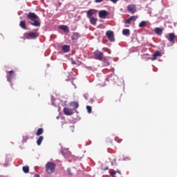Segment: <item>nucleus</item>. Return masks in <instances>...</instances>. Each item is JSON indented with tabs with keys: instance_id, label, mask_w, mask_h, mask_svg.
Here are the masks:
<instances>
[{
	"instance_id": "423d86ee",
	"label": "nucleus",
	"mask_w": 177,
	"mask_h": 177,
	"mask_svg": "<svg viewBox=\"0 0 177 177\" xmlns=\"http://www.w3.org/2000/svg\"><path fill=\"white\" fill-rule=\"evenodd\" d=\"M127 10L130 13H132L133 15L134 13H136V6L135 4H129L127 6Z\"/></svg>"
},
{
	"instance_id": "6e6552de",
	"label": "nucleus",
	"mask_w": 177,
	"mask_h": 177,
	"mask_svg": "<svg viewBox=\"0 0 177 177\" xmlns=\"http://www.w3.org/2000/svg\"><path fill=\"white\" fill-rule=\"evenodd\" d=\"M138 19V15H133L125 20V24H131L132 21H135Z\"/></svg>"
},
{
	"instance_id": "ddd939ff",
	"label": "nucleus",
	"mask_w": 177,
	"mask_h": 177,
	"mask_svg": "<svg viewBox=\"0 0 177 177\" xmlns=\"http://www.w3.org/2000/svg\"><path fill=\"white\" fill-rule=\"evenodd\" d=\"M59 30H62L64 32H70V29L68 28V26L66 25H60L59 26Z\"/></svg>"
},
{
	"instance_id": "e433bc0d",
	"label": "nucleus",
	"mask_w": 177,
	"mask_h": 177,
	"mask_svg": "<svg viewBox=\"0 0 177 177\" xmlns=\"http://www.w3.org/2000/svg\"><path fill=\"white\" fill-rule=\"evenodd\" d=\"M73 64H75V62H73Z\"/></svg>"
},
{
	"instance_id": "20e7f679",
	"label": "nucleus",
	"mask_w": 177,
	"mask_h": 177,
	"mask_svg": "<svg viewBox=\"0 0 177 177\" xmlns=\"http://www.w3.org/2000/svg\"><path fill=\"white\" fill-rule=\"evenodd\" d=\"M106 35L111 42H114L115 39L114 38V32L111 30H108L106 32Z\"/></svg>"
},
{
	"instance_id": "72a5a7b5",
	"label": "nucleus",
	"mask_w": 177,
	"mask_h": 177,
	"mask_svg": "<svg viewBox=\"0 0 177 177\" xmlns=\"http://www.w3.org/2000/svg\"><path fill=\"white\" fill-rule=\"evenodd\" d=\"M117 172H118V174H121V171H120V170H118Z\"/></svg>"
},
{
	"instance_id": "7c9ffc66",
	"label": "nucleus",
	"mask_w": 177,
	"mask_h": 177,
	"mask_svg": "<svg viewBox=\"0 0 177 177\" xmlns=\"http://www.w3.org/2000/svg\"><path fill=\"white\" fill-rule=\"evenodd\" d=\"M95 3H100L103 2V0H95Z\"/></svg>"
},
{
	"instance_id": "6ab92c4d",
	"label": "nucleus",
	"mask_w": 177,
	"mask_h": 177,
	"mask_svg": "<svg viewBox=\"0 0 177 177\" xmlns=\"http://www.w3.org/2000/svg\"><path fill=\"white\" fill-rule=\"evenodd\" d=\"M78 38H80V34L77 32H74L71 36V39H73V41H75L78 39Z\"/></svg>"
},
{
	"instance_id": "a878e982",
	"label": "nucleus",
	"mask_w": 177,
	"mask_h": 177,
	"mask_svg": "<svg viewBox=\"0 0 177 177\" xmlns=\"http://www.w3.org/2000/svg\"><path fill=\"white\" fill-rule=\"evenodd\" d=\"M147 24V22L146 21H142L139 24V27L141 28L142 27H145Z\"/></svg>"
},
{
	"instance_id": "f3484780",
	"label": "nucleus",
	"mask_w": 177,
	"mask_h": 177,
	"mask_svg": "<svg viewBox=\"0 0 177 177\" xmlns=\"http://www.w3.org/2000/svg\"><path fill=\"white\" fill-rule=\"evenodd\" d=\"M154 31H155V33H156L157 35H162V28H156Z\"/></svg>"
},
{
	"instance_id": "5701e85b",
	"label": "nucleus",
	"mask_w": 177,
	"mask_h": 177,
	"mask_svg": "<svg viewBox=\"0 0 177 177\" xmlns=\"http://www.w3.org/2000/svg\"><path fill=\"white\" fill-rule=\"evenodd\" d=\"M42 133H44V129L43 128L38 129L36 133L37 136H41Z\"/></svg>"
},
{
	"instance_id": "393cba45",
	"label": "nucleus",
	"mask_w": 177,
	"mask_h": 177,
	"mask_svg": "<svg viewBox=\"0 0 177 177\" xmlns=\"http://www.w3.org/2000/svg\"><path fill=\"white\" fill-rule=\"evenodd\" d=\"M122 34L123 35H129L130 34L129 29H124L122 30Z\"/></svg>"
},
{
	"instance_id": "cd10ccee",
	"label": "nucleus",
	"mask_w": 177,
	"mask_h": 177,
	"mask_svg": "<svg viewBox=\"0 0 177 177\" xmlns=\"http://www.w3.org/2000/svg\"><path fill=\"white\" fill-rule=\"evenodd\" d=\"M116 174H117V173H116L115 171H114V170H112V171L110 172V174H111V177L115 176Z\"/></svg>"
},
{
	"instance_id": "4468645a",
	"label": "nucleus",
	"mask_w": 177,
	"mask_h": 177,
	"mask_svg": "<svg viewBox=\"0 0 177 177\" xmlns=\"http://www.w3.org/2000/svg\"><path fill=\"white\" fill-rule=\"evenodd\" d=\"M175 38H176L175 33L171 32L169 34L168 41H169V42H174L175 41Z\"/></svg>"
},
{
	"instance_id": "7ed1b4c3",
	"label": "nucleus",
	"mask_w": 177,
	"mask_h": 177,
	"mask_svg": "<svg viewBox=\"0 0 177 177\" xmlns=\"http://www.w3.org/2000/svg\"><path fill=\"white\" fill-rule=\"evenodd\" d=\"M27 19H28L29 20H30V21H32L34 20H39V17H38V15H36L34 12H29L27 16H26Z\"/></svg>"
},
{
	"instance_id": "bb28decb",
	"label": "nucleus",
	"mask_w": 177,
	"mask_h": 177,
	"mask_svg": "<svg viewBox=\"0 0 177 177\" xmlns=\"http://www.w3.org/2000/svg\"><path fill=\"white\" fill-rule=\"evenodd\" d=\"M86 110H87L88 114H91L92 113V106H86Z\"/></svg>"
},
{
	"instance_id": "4be33fe9",
	"label": "nucleus",
	"mask_w": 177,
	"mask_h": 177,
	"mask_svg": "<svg viewBox=\"0 0 177 177\" xmlns=\"http://www.w3.org/2000/svg\"><path fill=\"white\" fill-rule=\"evenodd\" d=\"M62 50L67 53V52H70V46L64 45L62 46Z\"/></svg>"
},
{
	"instance_id": "f03ea898",
	"label": "nucleus",
	"mask_w": 177,
	"mask_h": 177,
	"mask_svg": "<svg viewBox=\"0 0 177 177\" xmlns=\"http://www.w3.org/2000/svg\"><path fill=\"white\" fill-rule=\"evenodd\" d=\"M24 36L25 37L26 39H36L38 38L39 35L37 32H25L24 34Z\"/></svg>"
},
{
	"instance_id": "0eeeda50",
	"label": "nucleus",
	"mask_w": 177,
	"mask_h": 177,
	"mask_svg": "<svg viewBox=\"0 0 177 177\" xmlns=\"http://www.w3.org/2000/svg\"><path fill=\"white\" fill-rule=\"evenodd\" d=\"M87 17L90 19L91 17H96V10L91 9L87 11Z\"/></svg>"
},
{
	"instance_id": "f257e3e1",
	"label": "nucleus",
	"mask_w": 177,
	"mask_h": 177,
	"mask_svg": "<svg viewBox=\"0 0 177 177\" xmlns=\"http://www.w3.org/2000/svg\"><path fill=\"white\" fill-rule=\"evenodd\" d=\"M56 169V164L53 162H48L46 165V171L49 175H52Z\"/></svg>"
},
{
	"instance_id": "39448f33",
	"label": "nucleus",
	"mask_w": 177,
	"mask_h": 177,
	"mask_svg": "<svg viewBox=\"0 0 177 177\" xmlns=\"http://www.w3.org/2000/svg\"><path fill=\"white\" fill-rule=\"evenodd\" d=\"M94 53V57L96 60H102L103 59V53L100 50H96Z\"/></svg>"
},
{
	"instance_id": "f8f14e48",
	"label": "nucleus",
	"mask_w": 177,
	"mask_h": 177,
	"mask_svg": "<svg viewBox=\"0 0 177 177\" xmlns=\"http://www.w3.org/2000/svg\"><path fill=\"white\" fill-rule=\"evenodd\" d=\"M161 56H162V54H161V52L160 51H156L153 54V57L151 58V60H157L158 57H161Z\"/></svg>"
},
{
	"instance_id": "f704fd0d",
	"label": "nucleus",
	"mask_w": 177,
	"mask_h": 177,
	"mask_svg": "<svg viewBox=\"0 0 177 177\" xmlns=\"http://www.w3.org/2000/svg\"><path fill=\"white\" fill-rule=\"evenodd\" d=\"M62 5V3H59V6Z\"/></svg>"
},
{
	"instance_id": "aec40b11",
	"label": "nucleus",
	"mask_w": 177,
	"mask_h": 177,
	"mask_svg": "<svg viewBox=\"0 0 177 177\" xmlns=\"http://www.w3.org/2000/svg\"><path fill=\"white\" fill-rule=\"evenodd\" d=\"M70 104L72 106V107H73V109H78V107H80V104H78L77 102H71Z\"/></svg>"
},
{
	"instance_id": "c85d7f7f",
	"label": "nucleus",
	"mask_w": 177,
	"mask_h": 177,
	"mask_svg": "<svg viewBox=\"0 0 177 177\" xmlns=\"http://www.w3.org/2000/svg\"><path fill=\"white\" fill-rule=\"evenodd\" d=\"M67 174L71 176L73 175V172H71V169L68 168L67 169Z\"/></svg>"
},
{
	"instance_id": "dca6fc26",
	"label": "nucleus",
	"mask_w": 177,
	"mask_h": 177,
	"mask_svg": "<svg viewBox=\"0 0 177 177\" xmlns=\"http://www.w3.org/2000/svg\"><path fill=\"white\" fill-rule=\"evenodd\" d=\"M31 26H34L35 27H41V23L36 19H33L30 22Z\"/></svg>"
},
{
	"instance_id": "1a4fd4ad",
	"label": "nucleus",
	"mask_w": 177,
	"mask_h": 177,
	"mask_svg": "<svg viewBox=\"0 0 177 177\" xmlns=\"http://www.w3.org/2000/svg\"><path fill=\"white\" fill-rule=\"evenodd\" d=\"M107 15H109V12H107L106 10H100L98 16L100 19H106V17H107Z\"/></svg>"
},
{
	"instance_id": "c9c22d12",
	"label": "nucleus",
	"mask_w": 177,
	"mask_h": 177,
	"mask_svg": "<svg viewBox=\"0 0 177 177\" xmlns=\"http://www.w3.org/2000/svg\"><path fill=\"white\" fill-rule=\"evenodd\" d=\"M105 169H109V167H106Z\"/></svg>"
},
{
	"instance_id": "2eb2a0df",
	"label": "nucleus",
	"mask_w": 177,
	"mask_h": 177,
	"mask_svg": "<svg viewBox=\"0 0 177 177\" xmlns=\"http://www.w3.org/2000/svg\"><path fill=\"white\" fill-rule=\"evenodd\" d=\"M88 19H89L90 23H91V24H92V26H96V24L97 23V18H96L95 17H92Z\"/></svg>"
},
{
	"instance_id": "473e14b6",
	"label": "nucleus",
	"mask_w": 177,
	"mask_h": 177,
	"mask_svg": "<svg viewBox=\"0 0 177 177\" xmlns=\"http://www.w3.org/2000/svg\"><path fill=\"white\" fill-rule=\"evenodd\" d=\"M35 177H39V174H35Z\"/></svg>"
},
{
	"instance_id": "a211bd4d",
	"label": "nucleus",
	"mask_w": 177,
	"mask_h": 177,
	"mask_svg": "<svg viewBox=\"0 0 177 177\" xmlns=\"http://www.w3.org/2000/svg\"><path fill=\"white\" fill-rule=\"evenodd\" d=\"M19 27L22 28L23 30H27V25H26V21H21L19 23Z\"/></svg>"
},
{
	"instance_id": "b1692460",
	"label": "nucleus",
	"mask_w": 177,
	"mask_h": 177,
	"mask_svg": "<svg viewBox=\"0 0 177 177\" xmlns=\"http://www.w3.org/2000/svg\"><path fill=\"white\" fill-rule=\"evenodd\" d=\"M22 169L25 174H28L30 172V167L28 166H24Z\"/></svg>"
},
{
	"instance_id": "9b49d317",
	"label": "nucleus",
	"mask_w": 177,
	"mask_h": 177,
	"mask_svg": "<svg viewBox=\"0 0 177 177\" xmlns=\"http://www.w3.org/2000/svg\"><path fill=\"white\" fill-rule=\"evenodd\" d=\"M15 77V71H8V75H7V81L8 82H12V78Z\"/></svg>"
},
{
	"instance_id": "9d476101",
	"label": "nucleus",
	"mask_w": 177,
	"mask_h": 177,
	"mask_svg": "<svg viewBox=\"0 0 177 177\" xmlns=\"http://www.w3.org/2000/svg\"><path fill=\"white\" fill-rule=\"evenodd\" d=\"M63 111H64V114H65V115H73V114H74L73 111L71 109H69L68 107L64 108Z\"/></svg>"
},
{
	"instance_id": "2f4dec72",
	"label": "nucleus",
	"mask_w": 177,
	"mask_h": 177,
	"mask_svg": "<svg viewBox=\"0 0 177 177\" xmlns=\"http://www.w3.org/2000/svg\"><path fill=\"white\" fill-rule=\"evenodd\" d=\"M112 3H117L120 0H110Z\"/></svg>"
},
{
	"instance_id": "c756f323",
	"label": "nucleus",
	"mask_w": 177,
	"mask_h": 177,
	"mask_svg": "<svg viewBox=\"0 0 177 177\" xmlns=\"http://www.w3.org/2000/svg\"><path fill=\"white\" fill-rule=\"evenodd\" d=\"M104 66H105L106 67H107V66H110V63L109 62H104Z\"/></svg>"
},
{
	"instance_id": "412c9836",
	"label": "nucleus",
	"mask_w": 177,
	"mask_h": 177,
	"mask_svg": "<svg viewBox=\"0 0 177 177\" xmlns=\"http://www.w3.org/2000/svg\"><path fill=\"white\" fill-rule=\"evenodd\" d=\"M44 140V136H40L37 140V146H41V144L42 143V141Z\"/></svg>"
}]
</instances>
